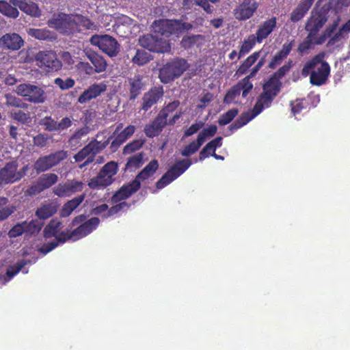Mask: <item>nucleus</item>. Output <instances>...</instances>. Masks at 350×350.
Wrapping results in <instances>:
<instances>
[{"instance_id":"f257e3e1","label":"nucleus","mask_w":350,"mask_h":350,"mask_svg":"<svg viewBox=\"0 0 350 350\" xmlns=\"http://www.w3.org/2000/svg\"><path fill=\"white\" fill-rule=\"evenodd\" d=\"M294 65L292 59H289L282 66L269 76L268 79L262 85V92L257 97L253 108L248 111L243 112L229 126L228 129L234 132L237 129L247 124L250 121L259 115L264 109L269 108L273 100L279 94L282 83L280 81L288 73Z\"/></svg>"},{"instance_id":"f03ea898","label":"nucleus","mask_w":350,"mask_h":350,"mask_svg":"<svg viewBox=\"0 0 350 350\" xmlns=\"http://www.w3.org/2000/svg\"><path fill=\"white\" fill-rule=\"evenodd\" d=\"M329 11V8L327 5H323L320 8H317L316 6L313 8L305 25V29L308 32V35L297 48L299 53L304 54L315 45L314 41L319 37V31L328 21Z\"/></svg>"},{"instance_id":"7ed1b4c3","label":"nucleus","mask_w":350,"mask_h":350,"mask_svg":"<svg viewBox=\"0 0 350 350\" xmlns=\"http://www.w3.org/2000/svg\"><path fill=\"white\" fill-rule=\"evenodd\" d=\"M325 53L321 52L307 61L301 70V75L307 77L310 75L312 85L321 86L325 84L330 75L329 64L324 60Z\"/></svg>"},{"instance_id":"20e7f679","label":"nucleus","mask_w":350,"mask_h":350,"mask_svg":"<svg viewBox=\"0 0 350 350\" xmlns=\"http://www.w3.org/2000/svg\"><path fill=\"white\" fill-rule=\"evenodd\" d=\"M118 172V163L111 161L105 163L97 176L91 178L88 185L91 189L106 188L115 181V175Z\"/></svg>"},{"instance_id":"39448f33","label":"nucleus","mask_w":350,"mask_h":350,"mask_svg":"<svg viewBox=\"0 0 350 350\" xmlns=\"http://www.w3.org/2000/svg\"><path fill=\"white\" fill-rule=\"evenodd\" d=\"M189 67L187 61L176 57L167 62L159 70V77L163 83H168L180 77Z\"/></svg>"},{"instance_id":"423d86ee","label":"nucleus","mask_w":350,"mask_h":350,"mask_svg":"<svg viewBox=\"0 0 350 350\" xmlns=\"http://www.w3.org/2000/svg\"><path fill=\"white\" fill-rule=\"evenodd\" d=\"M48 26L55 29L60 33L64 35H72L77 33L75 16L63 12L54 14L47 22Z\"/></svg>"},{"instance_id":"0eeeda50","label":"nucleus","mask_w":350,"mask_h":350,"mask_svg":"<svg viewBox=\"0 0 350 350\" xmlns=\"http://www.w3.org/2000/svg\"><path fill=\"white\" fill-rule=\"evenodd\" d=\"M99 224L100 219L98 217H92L86 221V216L85 215H79L73 218L69 224V228H72L75 226L79 224V226L72 230L75 239L78 241L96 230Z\"/></svg>"},{"instance_id":"6e6552de","label":"nucleus","mask_w":350,"mask_h":350,"mask_svg":"<svg viewBox=\"0 0 350 350\" xmlns=\"http://www.w3.org/2000/svg\"><path fill=\"white\" fill-rule=\"evenodd\" d=\"M16 92L23 96L27 102L40 104L46 100V94L44 90L30 83H22L16 86Z\"/></svg>"},{"instance_id":"1a4fd4ad","label":"nucleus","mask_w":350,"mask_h":350,"mask_svg":"<svg viewBox=\"0 0 350 350\" xmlns=\"http://www.w3.org/2000/svg\"><path fill=\"white\" fill-rule=\"evenodd\" d=\"M68 157L65 150H57L48 155L40 157L33 164V169L37 174L46 172L54 166L58 165L61 161Z\"/></svg>"},{"instance_id":"9d476101","label":"nucleus","mask_w":350,"mask_h":350,"mask_svg":"<svg viewBox=\"0 0 350 350\" xmlns=\"http://www.w3.org/2000/svg\"><path fill=\"white\" fill-rule=\"evenodd\" d=\"M91 42L110 57H116L120 52L119 43L116 38L109 35L93 36Z\"/></svg>"},{"instance_id":"9b49d317","label":"nucleus","mask_w":350,"mask_h":350,"mask_svg":"<svg viewBox=\"0 0 350 350\" xmlns=\"http://www.w3.org/2000/svg\"><path fill=\"white\" fill-rule=\"evenodd\" d=\"M36 60L38 66L44 68L46 72L57 71L62 67V62L53 51H40L36 55Z\"/></svg>"},{"instance_id":"f8f14e48","label":"nucleus","mask_w":350,"mask_h":350,"mask_svg":"<svg viewBox=\"0 0 350 350\" xmlns=\"http://www.w3.org/2000/svg\"><path fill=\"white\" fill-rule=\"evenodd\" d=\"M259 7L257 0H243L234 10L233 14L236 19L245 21L252 18Z\"/></svg>"},{"instance_id":"ddd939ff","label":"nucleus","mask_w":350,"mask_h":350,"mask_svg":"<svg viewBox=\"0 0 350 350\" xmlns=\"http://www.w3.org/2000/svg\"><path fill=\"white\" fill-rule=\"evenodd\" d=\"M177 20L159 19L154 22L152 27L154 33L166 38L172 34H178Z\"/></svg>"},{"instance_id":"4468645a","label":"nucleus","mask_w":350,"mask_h":350,"mask_svg":"<svg viewBox=\"0 0 350 350\" xmlns=\"http://www.w3.org/2000/svg\"><path fill=\"white\" fill-rule=\"evenodd\" d=\"M163 94L164 91L162 85L151 88L142 97L141 110L148 111L163 98Z\"/></svg>"},{"instance_id":"2eb2a0df","label":"nucleus","mask_w":350,"mask_h":350,"mask_svg":"<svg viewBox=\"0 0 350 350\" xmlns=\"http://www.w3.org/2000/svg\"><path fill=\"white\" fill-rule=\"evenodd\" d=\"M83 189V183L75 180H68L58 184L54 189L53 193L58 197H68Z\"/></svg>"},{"instance_id":"dca6fc26","label":"nucleus","mask_w":350,"mask_h":350,"mask_svg":"<svg viewBox=\"0 0 350 350\" xmlns=\"http://www.w3.org/2000/svg\"><path fill=\"white\" fill-rule=\"evenodd\" d=\"M141 187V183L134 179L131 182L124 184L111 198L113 202H118L126 200L136 193Z\"/></svg>"},{"instance_id":"f3484780","label":"nucleus","mask_w":350,"mask_h":350,"mask_svg":"<svg viewBox=\"0 0 350 350\" xmlns=\"http://www.w3.org/2000/svg\"><path fill=\"white\" fill-rule=\"evenodd\" d=\"M23 45V39L16 33H7L0 38V47L4 50L18 51Z\"/></svg>"},{"instance_id":"a211bd4d","label":"nucleus","mask_w":350,"mask_h":350,"mask_svg":"<svg viewBox=\"0 0 350 350\" xmlns=\"http://www.w3.org/2000/svg\"><path fill=\"white\" fill-rule=\"evenodd\" d=\"M107 90V85L104 83H94L85 90L79 96L78 102L79 103H85L99 96L102 93Z\"/></svg>"},{"instance_id":"6ab92c4d","label":"nucleus","mask_w":350,"mask_h":350,"mask_svg":"<svg viewBox=\"0 0 350 350\" xmlns=\"http://www.w3.org/2000/svg\"><path fill=\"white\" fill-rule=\"evenodd\" d=\"M16 161H11L0 169V187L5 185L17 182L16 176Z\"/></svg>"},{"instance_id":"aec40b11","label":"nucleus","mask_w":350,"mask_h":350,"mask_svg":"<svg viewBox=\"0 0 350 350\" xmlns=\"http://www.w3.org/2000/svg\"><path fill=\"white\" fill-rule=\"evenodd\" d=\"M127 83L129 91V100H134L145 88L146 84L144 81V77L141 75H135L133 77L128 78Z\"/></svg>"},{"instance_id":"412c9836","label":"nucleus","mask_w":350,"mask_h":350,"mask_svg":"<svg viewBox=\"0 0 350 350\" xmlns=\"http://www.w3.org/2000/svg\"><path fill=\"white\" fill-rule=\"evenodd\" d=\"M276 26L277 18L275 16H272L262 22L254 34L258 43H262L273 31Z\"/></svg>"},{"instance_id":"4be33fe9","label":"nucleus","mask_w":350,"mask_h":350,"mask_svg":"<svg viewBox=\"0 0 350 350\" xmlns=\"http://www.w3.org/2000/svg\"><path fill=\"white\" fill-rule=\"evenodd\" d=\"M136 128L133 125H129L119 133H118L110 143V150L111 152H116L129 138H130L135 132Z\"/></svg>"},{"instance_id":"5701e85b","label":"nucleus","mask_w":350,"mask_h":350,"mask_svg":"<svg viewBox=\"0 0 350 350\" xmlns=\"http://www.w3.org/2000/svg\"><path fill=\"white\" fill-rule=\"evenodd\" d=\"M167 124V120L159 113L150 123L145 126L144 133L148 137L153 138L159 135Z\"/></svg>"},{"instance_id":"b1692460","label":"nucleus","mask_w":350,"mask_h":350,"mask_svg":"<svg viewBox=\"0 0 350 350\" xmlns=\"http://www.w3.org/2000/svg\"><path fill=\"white\" fill-rule=\"evenodd\" d=\"M315 0H301L290 14V21L294 23L302 20L307 14Z\"/></svg>"},{"instance_id":"393cba45","label":"nucleus","mask_w":350,"mask_h":350,"mask_svg":"<svg viewBox=\"0 0 350 350\" xmlns=\"http://www.w3.org/2000/svg\"><path fill=\"white\" fill-rule=\"evenodd\" d=\"M294 44V40L286 42L282 45V49L278 51L271 59L268 67L270 69H275L278 66L280 65L292 51Z\"/></svg>"},{"instance_id":"a878e982","label":"nucleus","mask_w":350,"mask_h":350,"mask_svg":"<svg viewBox=\"0 0 350 350\" xmlns=\"http://www.w3.org/2000/svg\"><path fill=\"white\" fill-rule=\"evenodd\" d=\"M85 55L92 64V66L96 73H100L106 70L108 64L103 55L93 51L85 52Z\"/></svg>"},{"instance_id":"bb28decb","label":"nucleus","mask_w":350,"mask_h":350,"mask_svg":"<svg viewBox=\"0 0 350 350\" xmlns=\"http://www.w3.org/2000/svg\"><path fill=\"white\" fill-rule=\"evenodd\" d=\"M111 139V137H109L104 141H98L96 139L91 141L88 144V147L92 152V156L88 157V159L80 166L81 167H84L94 161L96 154L104 150L109 144Z\"/></svg>"},{"instance_id":"cd10ccee","label":"nucleus","mask_w":350,"mask_h":350,"mask_svg":"<svg viewBox=\"0 0 350 350\" xmlns=\"http://www.w3.org/2000/svg\"><path fill=\"white\" fill-rule=\"evenodd\" d=\"M159 167V161L155 159H152L137 174L135 179L139 183L148 179L156 173Z\"/></svg>"},{"instance_id":"c85d7f7f","label":"nucleus","mask_w":350,"mask_h":350,"mask_svg":"<svg viewBox=\"0 0 350 350\" xmlns=\"http://www.w3.org/2000/svg\"><path fill=\"white\" fill-rule=\"evenodd\" d=\"M191 165L189 159H181L176 161L170 169L167 171V174L174 179H176L181 174H183Z\"/></svg>"},{"instance_id":"c756f323","label":"nucleus","mask_w":350,"mask_h":350,"mask_svg":"<svg viewBox=\"0 0 350 350\" xmlns=\"http://www.w3.org/2000/svg\"><path fill=\"white\" fill-rule=\"evenodd\" d=\"M84 199L85 194H81L66 202L62 208L61 216L63 217L70 216L80 206Z\"/></svg>"},{"instance_id":"7c9ffc66","label":"nucleus","mask_w":350,"mask_h":350,"mask_svg":"<svg viewBox=\"0 0 350 350\" xmlns=\"http://www.w3.org/2000/svg\"><path fill=\"white\" fill-rule=\"evenodd\" d=\"M62 228V222L57 219H51L43 230V237L46 239L55 237Z\"/></svg>"},{"instance_id":"2f4dec72","label":"nucleus","mask_w":350,"mask_h":350,"mask_svg":"<svg viewBox=\"0 0 350 350\" xmlns=\"http://www.w3.org/2000/svg\"><path fill=\"white\" fill-rule=\"evenodd\" d=\"M144 152H139L129 157L125 164L124 170L135 172L140 168L144 164Z\"/></svg>"},{"instance_id":"473e14b6","label":"nucleus","mask_w":350,"mask_h":350,"mask_svg":"<svg viewBox=\"0 0 350 350\" xmlns=\"http://www.w3.org/2000/svg\"><path fill=\"white\" fill-rule=\"evenodd\" d=\"M57 212L56 206L51 203L42 204L38 207L35 213L36 216L40 220L49 219Z\"/></svg>"},{"instance_id":"72a5a7b5","label":"nucleus","mask_w":350,"mask_h":350,"mask_svg":"<svg viewBox=\"0 0 350 350\" xmlns=\"http://www.w3.org/2000/svg\"><path fill=\"white\" fill-rule=\"evenodd\" d=\"M28 33L40 40L53 41L56 39L55 33L46 29H29Z\"/></svg>"},{"instance_id":"f704fd0d","label":"nucleus","mask_w":350,"mask_h":350,"mask_svg":"<svg viewBox=\"0 0 350 350\" xmlns=\"http://www.w3.org/2000/svg\"><path fill=\"white\" fill-rule=\"evenodd\" d=\"M90 128L84 126L75 131L68 139V144L71 147H79L81 145V139L90 133Z\"/></svg>"},{"instance_id":"c9c22d12","label":"nucleus","mask_w":350,"mask_h":350,"mask_svg":"<svg viewBox=\"0 0 350 350\" xmlns=\"http://www.w3.org/2000/svg\"><path fill=\"white\" fill-rule=\"evenodd\" d=\"M256 43H258V41L254 34H250L245 38L240 46L238 59H239L247 54L254 47Z\"/></svg>"},{"instance_id":"e433bc0d","label":"nucleus","mask_w":350,"mask_h":350,"mask_svg":"<svg viewBox=\"0 0 350 350\" xmlns=\"http://www.w3.org/2000/svg\"><path fill=\"white\" fill-rule=\"evenodd\" d=\"M340 22V18H338L336 20H335L332 24L328 25L325 30L321 33L320 36L316 39L314 41L315 45H321L323 44L325 40L331 37V36L334 33V32L336 31V28L338 27Z\"/></svg>"},{"instance_id":"4c0bfd02","label":"nucleus","mask_w":350,"mask_h":350,"mask_svg":"<svg viewBox=\"0 0 350 350\" xmlns=\"http://www.w3.org/2000/svg\"><path fill=\"white\" fill-rule=\"evenodd\" d=\"M77 33L83 29H94L96 27L94 23L88 17L81 14L74 15Z\"/></svg>"},{"instance_id":"58836bf2","label":"nucleus","mask_w":350,"mask_h":350,"mask_svg":"<svg viewBox=\"0 0 350 350\" xmlns=\"http://www.w3.org/2000/svg\"><path fill=\"white\" fill-rule=\"evenodd\" d=\"M261 50L258 51H255L250 56H248L243 63L239 66L237 72L240 75L245 74L248 69L257 61V59L260 57V54L261 53Z\"/></svg>"},{"instance_id":"ea45409f","label":"nucleus","mask_w":350,"mask_h":350,"mask_svg":"<svg viewBox=\"0 0 350 350\" xmlns=\"http://www.w3.org/2000/svg\"><path fill=\"white\" fill-rule=\"evenodd\" d=\"M0 12L3 15L12 18H16L19 15L17 8L4 0H0Z\"/></svg>"},{"instance_id":"a19ab883","label":"nucleus","mask_w":350,"mask_h":350,"mask_svg":"<svg viewBox=\"0 0 350 350\" xmlns=\"http://www.w3.org/2000/svg\"><path fill=\"white\" fill-rule=\"evenodd\" d=\"M21 10L26 14L35 18L40 17L42 14V12L38 4L32 1L28 3L24 1Z\"/></svg>"},{"instance_id":"79ce46f5","label":"nucleus","mask_w":350,"mask_h":350,"mask_svg":"<svg viewBox=\"0 0 350 350\" xmlns=\"http://www.w3.org/2000/svg\"><path fill=\"white\" fill-rule=\"evenodd\" d=\"M43 190L50 188L58 181V176L53 173L42 174L38 178Z\"/></svg>"},{"instance_id":"37998d69","label":"nucleus","mask_w":350,"mask_h":350,"mask_svg":"<svg viewBox=\"0 0 350 350\" xmlns=\"http://www.w3.org/2000/svg\"><path fill=\"white\" fill-rule=\"evenodd\" d=\"M25 221V233L30 235H37L44 226V222L38 219H31L29 222Z\"/></svg>"},{"instance_id":"c03bdc74","label":"nucleus","mask_w":350,"mask_h":350,"mask_svg":"<svg viewBox=\"0 0 350 350\" xmlns=\"http://www.w3.org/2000/svg\"><path fill=\"white\" fill-rule=\"evenodd\" d=\"M154 48L152 49V52L165 53L171 51V46L168 40L159 38L157 35L155 38Z\"/></svg>"},{"instance_id":"a18cd8bd","label":"nucleus","mask_w":350,"mask_h":350,"mask_svg":"<svg viewBox=\"0 0 350 350\" xmlns=\"http://www.w3.org/2000/svg\"><path fill=\"white\" fill-rule=\"evenodd\" d=\"M151 55L144 50L137 49L132 58V62L138 66H142L150 61Z\"/></svg>"},{"instance_id":"49530a36","label":"nucleus","mask_w":350,"mask_h":350,"mask_svg":"<svg viewBox=\"0 0 350 350\" xmlns=\"http://www.w3.org/2000/svg\"><path fill=\"white\" fill-rule=\"evenodd\" d=\"M238 113L239 109L237 108L229 109L228 111L220 116L217 121L219 125L225 126L229 124L238 115Z\"/></svg>"},{"instance_id":"de8ad7c7","label":"nucleus","mask_w":350,"mask_h":350,"mask_svg":"<svg viewBox=\"0 0 350 350\" xmlns=\"http://www.w3.org/2000/svg\"><path fill=\"white\" fill-rule=\"evenodd\" d=\"M157 35H152L150 33H148L140 36L139 39V42L140 45L150 51H152V49L154 48L155 45V38Z\"/></svg>"},{"instance_id":"09e8293b","label":"nucleus","mask_w":350,"mask_h":350,"mask_svg":"<svg viewBox=\"0 0 350 350\" xmlns=\"http://www.w3.org/2000/svg\"><path fill=\"white\" fill-rule=\"evenodd\" d=\"M217 131V126L211 124L208 128L202 129V131L198 135L197 139L204 144L207 139L213 137L216 134Z\"/></svg>"},{"instance_id":"8fccbe9b","label":"nucleus","mask_w":350,"mask_h":350,"mask_svg":"<svg viewBox=\"0 0 350 350\" xmlns=\"http://www.w3.org/2000/svg\"><path fill=\"white\" fill-rule=\"evenodd\" d=\"M237 85L239 88L241 92H242L243 98H246L253 89V84L250 82V77H245Z\"/></svg>"},{"instance_id":"3c124183","label":"nucleus","mask_w":350,"mask_h":350,"mask_svg":"<svg viewBox=\"0 0 350 350\" xmlns=\"http://www.w3.org/2000/svg\"><path fill=\"white\" fill-rule=\"evenodd\" d=\"M203 144L198 139L190 142L187 146H185L181 151V155L183 157H189L196 153Z\"/></svg>"},{"instance_id":"603ef678","label":"nucleus","mask_w":350,"mask_h":350,"mask_svg":"<svg viewBox=\"0 0 350 350\" xmlns=\"http://www.w3.org/2000/svg\"><path fill=\"white\" fill-rule=\"evenodd\" d=\"M144 139H134L132 142L127 144L123 148V154H131L138 150H139L144 145Z\"/></svg>"},{"instance_id":"864d4df0","label":"nucleus","mask_w":350,"mask_h":350,"mask_svg":"<svg viewBox=\"0 0 350 350\" xmlns=\"http://www.w3.org/2000/svg\"><path fill=\"white\" fill-rule=\"evenodd\" d=\"M240 94V89L237 85L235 84L226 92L224 98V102L225 103L230 104L234 102L236 98L238 97Z\"/></svg>"},{"instance_id":"5fc2aeb1","label":"nucleus","mask_w":350,"mask_h":350,"mask_svg":"<svg viewBox=\"0 0 350 350\" xmlns=\"http://www.w3.org/2000/svg\"><path fill=\"white\" fill-rule=\"evenodd\" d=\"M25 221L17 223L8 232V235L10 238H16L21 236L25 232V227L24 226Z\"/></svg>"},{"instance_id":"6e6d98bb","label":"nucleus","mask_w":350,"mask_h":350,"mask_svg":"<svg viewBox=\"0 0 350 350\" xmlns=\"http://www.w3.org/2000/svg\"><path fill=\"white\" fill-rule=\"evenodd\" d=\"M180 105V101L178 100L169 103L159 113L162 117L167 120V117L170 113L174 111Z\"/></svg>"},{"instance_id":"4d7b16f0","label":"nucleus","mask_w":350,"mask_h":350,"mask_svg":"<svg viewBox=\"0 0 350 350\" xmlns=\"http://www.w3.org/2000/svg\"><path fill=\"white\" fill-rule=\"evenodd\" d=\"M55 241H58V244L64 243L66 241L71 240L72 241H76L75 236L72 234V230L70 231L69 230L59 231L58 234L55 239Z\"/></svg>"},{"instance_id":"13d9d810","label":"nucleus","mask_w":350,"mask_h":350,"mask_svg":"<svg viewBox=\"0 0 350 350\" xmlns=\"http://www.w3.org/2000/svg\"><path fill=\"white\" fill-rule=\"evenodd\" d=\"M25 265L26 262L24 260L17 262L14 266H11L8 268L5 275H7L8 278H10V280H11L12 277L16 275L22 270V269L25 267Z\"/></svg>"},{"instance_id":"bf43d9fd","label":"nucleus","mask_w":350,"mask_h":350,"mask_svg":"<svg viewBox=\"0 0 350 350\" xmlns=\"http://www.w3.org/2000/svg\"><path fill=\"white\" fill-rule=\"evenodd\" d=\"M54 83L63 90H68L72 88L75 84V80L72 78H67L66 80H64L62 78L58 77L55 79Z\"/></svg>"},{"instance_id":"052dcab7","label":"nucleus","mask_w":350,"mask_h":350,"mask_svg":"<svg viewBox=\"0 0 350 350\" xmlns=\"http://www.w3.org/2000/svg\"><path fill=\"white\" fill-rule=\"evenodd\" d=\"M58 245H59L58 241H55V239H54L52 241H49L47 243H45L42 244L38 249V251L40 253L45 255V254H48L49 252H50L51 251H52L53 250H54Z\"/></svg>"},{"instance_id":"680f3d73","label":"nucleus","mask_w":350,"mask_h":350,"mask_svg":"<svg viewBox=\"0 0 350 350\" xmlns=\"http://www.w3.org/2000/svg\"><path fill=\"white\" fill-rule=\"evenodd\" d=\"M11 117L14 120L23 124L28 123L30 120L29 116L21 110L12 111Z\"/></svg>"},{"instance_id":"e2e57ef3","label":"nucleus","mask_w":350,"mask_h":350,"mask_svg":"<svg viewBox=\"0 0 350 350\" xmlns=\"http://www.w3.org/2000/svg\"><path fill=\"white\" fill-rule=\"evenodd\" d=\"M42 124L45 126L48 131H57V122L55 121L51 116H46L42 120Z\"/></svg>"},{"instance_id":"0e129e2a","label":"nucleus","mask_w":350,"mask_h":350,"mask_svg":"<svg viewBox=\"0 0 350 350\" xmlns=\"http://www.w3.org/2000/svg\"><path fill=\"white\" fill-rule=\"evenodd\" d=\"M204 125L202 121H198L192 124L187 130L185 131L184 136L189 137L196 133L200 131Z\"/></svg>"},{"instance_id":"69168bd1","label":"nucleus","mask_w":350,"mask_h":350,"mask_svg":"<svg viewBox=\"0 0 350 350\" xmlns=\"http://www.w3.org/2000/svg\"><path fill=\"white\" fill-rule=\"evenodd\" d=\"M90 156H92V152L87 145L74 156V159L76 162H81L85 159H88Z\"/></svg>"},{"instance_id":"338daca9","label":"nucleus","mask_w":350,"mask_h":350,"mask_svg":"<svg viewBox=\"0 0 350 350\" xmlns=\"http://www.w3.org/2000/svg\"><path fill=\"white\" fill-rule=\"evenodd\" d=\"M174 179L167 174V172L161 176V178L156 183V187L158 189H161L171 183Z\"/></svg>"},{"instance_id":"774afa93","label":"nucleus","mask_w":350,"mask_h":350,"mask_svg":"<svg viewBox=\"0 0 350 350\" xmlns=\"http://www.w3.org/2000/svg\"><path fill=\"white\" fill-rule=\"evenodd\" d=\"M78 69L87 75H92L95 73L93 67L88 62H80L77 65Z\"/></svg>"}]
</instances>
